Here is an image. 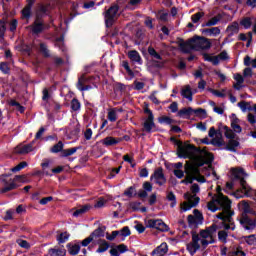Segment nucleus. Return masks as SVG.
Masks as SVG:
<instances>
[{
    "label": "nucleus",
    "instance_id": "1",
    "mask_svg": "<svg viewBox=\"0 0 256 256\" xmlns=\"http://www.w3.org/2000/svg\"><path fill=\"white\" fill-rule=\"evenodd\" d=\"M191 151L194 153L202 152L201 148L186 142L177 147L176 155L179 157V159H191Z\"/></svg>",
    "mask_w": 256,
    "mask_h": 256
},
{
    "label": "nucleus",
    "instance_id": "2",
    "mask_svg": "<svg viewBox=\"0 0 256 256\" xmlns=\"http://www.w3.org/2000/svg\"><path fill=\"white\" fill-rule=\"evenodd\" d=\"M191 115L205 119L207 117V110L203 108L193 109L192 107H184L177 113V117L181 119H190Z\"/></svg>",
    "mask_w": 256,
    "mask_h": 256
},
{
    "label": "nucleus",
    "instance_id": "3",
    "mask_svg": "<svg viewBox=\"0 0 256 256\" xmlns=\"http://www.w3.org/2000/svg\"><path fill=\"white\" fill-rule=\"evenodd\" d=\"M144 113L148 115L143 123V131L146 133H153V129H155V115H153V111L149 109V104L144 103Z\"/></svg>",
    "mask_w": 256,
    "mask_h": 256
},
{
    "label": "nucleus",
    "instance_id": "4",
    "mask_svg": "<svg viewBox=\"0 0 256 256\" xmlns=\"http://www.w3.org/2000/svg\"><path fill=\"white\" fill-rule=\"evenodd\" d=\"M242 229L244 231H255L256 229V214L237 217Z\"/></svg>",
    "mask_w": 256,
    "mask_h": 256
},
{
    "label": "nucleus",
    "instance_id": "5",
    "mask_svg": "<svg viewBox=\"0 0 256 256\" xmlns=\"http://www.w3.org/2000/svg\"><path fill=\"white\" fill-rule=\"evenodd\" d=\"M117 13H119V5L117 4H113L103 13L105 25L107 28L113 27V24L115 23V17H117Z\"/></svg>",
    "mask_w": 256,
    "mask_h": 256
},
{
    "label": "nucleus",
    "instance_id": "6",
    "mask_svg": "<svg viewBox=\"0 0 256 256\" xmlns=\"http://www.w3.org/2000/svg\"><path fill=\"white\" fill-rule=\"evenodd\" d=\"M192 39H194V51H208L213 45L209 38L203 36L194 35Z\"/></svg>",
    "mask_w": 256,
    "mask_h": 256
},
{
    "label": "nucleus",
    "instance_id": "7",
    "mask_svg": "<svg viewBox=\"0 0 256 256\" xmlns=\"http://www.w3.org/2000/svg\"><path fill=\"white\" fill-rule=\"evenodd\" d=\"M176 43L181 53H184L185 55H189L191 51H195V39L193 38H190L186 41L183 38H177Z\"/></svg>",
    "mask_w": 256,
    "mask_h": 256
},
{
    "label": "nucleus",
    "instance_id": "8",
    "mask_svg": "<svg viewBox=\"0 0 256 256\" xmlns=\"http://www.w3.org/2000/svg\"><path fill=\"white\" fill-rule=\"evenodd\" d=\"M145 225L147 229H157V231H161L162 233L169 231V226L161 219L145 220Z\"/></svg>",
    "mask_w": 256,
    "mask_h": 256
},
{
    "label": "nucleus",
    "instance_id": "9",
    "mask_svg": "<svg viewBox=\"0 0 256 256\" xmlns=\"http://www.w3.org/2000/svg\"><path fill=\"white\" fill-rule=\"evenodd\" d=\"M232 175L234 177V181H240V185H241L243 191H249V188L247 187V180H245L243 177H241V175H243L244 177H247V172H245V169L233 168Z\"/></svg>",
    "mask_w": 256,
    "mask_h": 256
},
{
    "label": "nucleus",
    "instance_id": "10",
    "mask_svg": "<svg viewBox=\"0 0 256 256\" xmlns=\"http://www.w3.org/2000/svg\"><path fill=\"white\" fill-rule=\"evenodd\" d=\"M26 179L27 176L25 175H16L14 179H10L9 184L5 185V187L1 189V193H9V191L17 189L19 185H17L15 181H20V183H27V181H25Z\"/></svg>",
    "mask_w": 256,
    "mask_h": 256
},
{
    "label": "nucleus",
    "instance_id": "11",
    "mask_svg": "<svg viewBox=\"0 0 256 256\" xmlns=\"http://www.w3.org/2000/svg\"><path fill=\"white\" fill-rule=\"evenodd\" d=\"M153 179H155V183L159 185V187H163V185L167 183V178L165 177V173H163L162 167L154 170V173L150 176V181H153Z\"/></svg>",
    "mask_w": 256,
    "mask_h": 256
},
{
    "label": "nucleus",
    "instance_id": "12",
    "mask_svg": "<svg viewBox=\"0 0 256 256\" xmlns=\"http://www.w3.org/2000/svg\"><path fill=\"white\" fill-rule=\"evenodd\" d=\"M184 199H187L188 202L184 203V207L182 208L183 211H190V209H193V207H197L199 205V201H201V198L197 196H191L189 193L184 194Z\"/></svg>",
    "mask_w": 256,
    "mask_h": 256
},
{
    "label": "nucleus",
    "instance_id": "13",
    "mask_svg": "<svg viewBox=\"0 0 256 256\" xmlns=\"http://www.w3.org/2000/svg\"><path fill=\"white\" fill-rule=\"evenodd\" d=\"M214 201L216 202V205H219L224 211L231 209V199L224 194H220V197H216Z\"/></svg>",
    "mask_w": 256,
    "mask_h": 256
},
{
    "label": "nucleus",
    "instance_id": "14",
    "mask_svg": "<svg viewBox=\"0 0 256 256\" xmlns=\"http://www.w3.org/2000/svg\"><path fill=\"white\" fill-rule=\"evenodd\" d=\"M207 159H203L202 157H198L195 160L194 166L196 167H203V165H211L213 163L215 157L212 153L206 152Z\"/></svg>",
    "mask_w": 256,
    "mask_h": 256
},
{
    "label": "nucleus",
    "instance_id": "15",
    "mask_svg": "<svg viewBox=\"0 0 256 256\" xmlns=\"http://www.w3.org/2000/svg\"><path fill=\"white\" fill-rule=\"evenodd\" d=\"M143 190H139L138 197L139 199H147L149 197V193L153 191V184L151 182L146 181L142 185Z\"/></svg>",
    "mask_w": 256,
    "mask_h": 256
},
{
    "label": "nucleus",
    "instance_id": "16",
    "mask_svg": "<svg viewBox=\"0 0 256 256\" xmlns=\"http://www.w3.org/2000/svg\"><path fill=\"white\" fill-rule=\"evenodd\" d=\"M42 170H36L33 172L34 177H41L43 175H46V177H53V174L50 173L47 168L49 167V162L41 163Z\"/></svg>",
    "mask_w": 256,
    "mask_h": 256
},
{
    "label": "nucleus",
    "instance_id": "17",
    "mask_svg": "<svg viewBox=\"0 0 256 256\" xmlns=\"http://www.w3.org/2000/svg\"><path fill=\"white\" fill-rule=\"evenodd\" d=\"M45 29V22L34 21L31 25V32L33 33V35H41V33H43Z\"/></svg>",
    "mask_w": 256,
    "mask_h": 256
},
{
    "label": "nucleus",
    "instance_id": "18",
    "mask_svg": "<svg viewBox=\"0 0 256 256\" xmlns=\"http://www.w3.org/2000/svg\"><path fill=\"white\" fill-rule=\"evenodd\" d=\"M87 81H89V79L85 75H82L78 79L77 89H79V91H90V89H93L92 85H85Z\"/></svg>",
    "mask_w": 256,
    "mask_h": 256
},
{
    "label": "nucleus",
    "instance_id": "19",
    "mask_svg": "<svg viewBox=\"0 0 256 256\" xmlns=\"http://www.w3.org/2000/svg\"><path fill=\"white\" fill-rule=\"evenodd\" d=\"M121 141H123V139L107 136L106 138L102 139L101 143L102 145H105V147H113V145H119Z\"/></svg>",
    "mask_w": 256,
    "mask_h": 256
},
{
    "label": "nucleus",
    "instance_id": "20",
    "mask_svg": "<svg viewBox=\"0 0 256 256\" xmlns=\"http://www.w3.org/2000/svg\"><path fill=\"white\" fill-rule=\"evenodd\" d=\"M169 251V247L167 246L166 242H163L157 248H155L152 252V256H163Z\"/></svg>",
    "mask_w": 256,
    "mask_h": 256
},
{
    "label": "nucleus",
    "instance_id": "21",
    "mask_svg": "<svg viewBox=\"0 0 256 256\" xmlns=\"http://www.w3.org/2000/svg\"><path fill=\"white\" fill-rule=\"evenodd\" d=\"M128 58L133 63H138V65H143V59L141 58V54H139L137 50H130L128 52Z\"/></svg>",
    "mask_w": 256,
    "mask_h": 256
},
{
    "label": "nucleus",
    "instance_id": "22",
    "mask_svg": "<svg viewBox=\"0 0 256 256\" xmlns=\"http://www.w3.org/2000/svg\"><path fill=\"white\" fill-rule=\"evenodd\" d=\"M202 35H208L209 37L221 35V29L219 27L205 28L201 30Z\"/></svg>",
    "mask_w": 256,
    "mask_h": 256
},
{
    "label": "nucleus",
    "instance_id": "23",
    "mask_svg": "<svg viewBox=\"0 0 256 256\" xmlns=\"http://www.w3.org/2000/svg\"><path fill=\"white\" fill-rule=\"evenodd\" d=\"M66 247L68 249L69 255H72V256L79 255V251H81V244L79 243L78 244L68 243Z\"/></svg>",
    "mask_w": 256,
    "mask_h": 256
},
{
    "label": "nucleus",
    "instance_id": "24",
    "mask_svg": "<svg viewBox=\"0 0 256 256\" xmlns=\"http://www.w3.org/2000/svg\"><path fill=\"white\" fill-rule=\"evenodd\" d=\"M226 32L228 33V37H233V35H237L239 33V23L237 21L228 25L226 28Z\"/></svg>",
    "mask_w": 256,
    "mask_h": 256
},
{
    "label": "nucleus",
    "instance_id": "25",
    "mask_svg": "<svg viewBox=\"0 0 256 256\" xmlns=\"http://www.w3.org/2000/svg\"><path fill=\"white\" fill-rule=\"evenodd\" d=\"M124 197H128L129 199H133V197H139V193H137V186L133 185L128 187L123 192Z\"/></svg>",
    "mask_w": 256,
    "mask_h": 256
},
{
    "label": "nucleus",
    "instance_id": "26",
    "mask_svg": "<svg viewBox=\"0 0 256 256\" xmlns=\"http://www.w3.org/2000/svg\"><path fill=\"white\" fill-rule=\"evenodd\" d=\"M98 249L96 250V253H105V251L109 250V247H111V244L107 242L105 239L98 240Z\"/></svg>",
    "mask_w": 256,
    "mask_h": 256
},
{
    "label": "nucleus",
    "instance_id": "27",
    "mask_svg": "<svg viewBox=\"0 0 256 256\" xmlns=\"http://www.w3.org/2000/svg\"><path fill=\"white\" fill-rule=\"evenodd\" d=\"M247 215H256L255 210L251 209V205L247 203L246 201H243V207L242 212L240 214V217L247 216Z\"/></svg>",
    "mask_w": 256,
    "mask_h": 256
},
{
    "label": "nucleus",
    "instance_id": "28",
    "mask_svg": "<svg viewBox=\"0 0 256 256\" xmlns=\"http://www.w3.org/2000/svg\"><path fill=\"white\" fill-rule=\"evenodd\" d=\"M240 143L239 141L235 140V138L230 139L225 146L226 151H231L232 153H235L237 151V147H239Z\"/></svg>",
    "mask_w": 256,
    "mask_h": 256
},
{
    "label": "nucleus",
    "instance_id": "29",
    "mask_svg": "<svg viewBox=\"0 0 256 256\" xmlns=\"http://www.w3.org/2000/svg\"><path fill=\"white\" fill-rule=\"evenodd\" d=\"M35 143V140H33L31 143L23 145L19 148L18 153L19 155H27V153H31L33 151V144Z\"/></svg>",
    "mask_w": 256,
    "mask_h": 256
},
{
    "label": "nucleus",
    "instance_id": "30",
    "mask_svg": "<svg viewBox=\"0 0 256 256\" xmlns=\"http://www.w3.org/2000/svg\"><path fill=\"white\" fill-rule=\"evenodd\" d=\"M37 11L38 13H42V15H49L51 13V3L39 4Z\"/></svg>",
    "mask_w": 256,
    "mask_h": 256
},
{
    "label": "nucleus",
    "instance_id": "31",
    "mask_svg": "<svg viewBox=\"0 0 256 256\" xmlns=\"http://www.w3.org/2000/svg\"><path fill=\"white\" fill-rule=\"evenodd\" d=\"M181 95L184 99H188V101H193V91L191 90V86L187 85L185 89L181 90Z\"/></svg>",
    "mask_w": 256,
    "mask_h": 256
},
{
    "label": "nucleus",
    "instance_id": "32",
    "mask_svg": "<svg viewBox=\"0 0 256 256\" xmlns=\"http://www.w3.org/2000/svg\"><path fill=\"white\" fill-rule=\"evenodd\" d=\"M89 209H91L90 205H84L73 212V217H81V215H85Z\"/></svg>",
    "mask_w": 256,
    "mask_h": 256
},
{
    "label": "nucleus",
    "instance_id": "33",
    "mask_svg": "<svg viewBox=\"0 0 256 256\" xmlns=\"http://www.w3.org/2000/svg\"><path fill=\"white\" fill-rule=\"evenodd\" d=\"M221 129H223V123H218V130H215V127H211L208 132V136L213 138L215 135H223L221 132Z\"/></svg>",
    "mask_w": 256,
    "mask_h": 256
},
{
    "label": "nucleus",
    "instance_id": "34",
    "mask_svg": "<svg viewBox=\"0 0 256 256\" xmlns=\"http://www.w3.org/2000/svg\"><path fill=\"white\" fill-rule=\"evenodd\" d=\"M192 242H190L193 247H195V249H201V244H199V241L201 240V238H199V234H197L196 231H192Z\"/></svg>",
    "mask_w": 256,
    "mask_h": 256
},
{
    "label": "nucleus",
    "instance_id": "35",
    "mask_svg": "<svg viewBox=\"0 0 256 256\" xmlns=\"http://www.w3.org/2000/svg\"><path fill=\"white\" fill-rule=\"evenodd\" d=\"M188 227H190V229H197V227H199V225H201V222H198L195 219V216L193 215H188Z\"/></svg>",
    "mask_w": 256,
    "mask_h": 256
},
{
    "label": "nucleus",
    "instance_id": "36",
    "mask_svg": "<svg viewBox=\"0 0 256 256\" xmlns=\"http://www.w3.org/2000/svg\"><path fill=\"white\" fill-rule=\"evenodd\" d=\"M63 147H65V144H63V141H59L52 148H50V153H60V155H62L64 150Z\"/></svg>",
    "mask_w": 256,
    "mask_h": 256
},
{
    "label": "nucleus",
    "instance_id": "37",
    "mask_svg": "<svg viewBox=\"0 0 256 256\" xmlns=\"http://www.w3.org/2000/svg\"><path fill=\"white\" fill-rule=\"evenodd\" d=\"M79 149H81V147H73L70 149H64L62 151V154H60V157H71V155H75V153H77V151H79Z\"/></svg>",
    "mask_w": 256,
    "mask_h": 256
},
{
    "label": "nucleus",
    "instance_id": "38",
    "mask_svg": "<svg viewBox=\"0 0 256 256\" xmlns=\"http://www.w3.org/2000/svg\"><path fill=\"white\" fill-rule=\"evenodd\" d=\"M231 128L235 133H241L243 131V128L239 125V118L235 117L231 120Z\"/></svg>",
    "mask_w": 256,
    "mask_h": 256
},
{
    "label": "nucleus",
    "instance_id": "39",
    "mask_svg": "<svg viewBox=\"0 0 256 256\" xmlns=\"http://www.w3.org/2000/svg\"><path fill=\"white\" fill-rule=\"evenodd\" d=\"M166 199L167 201H171L170 203L171 209L177 206V196H175V193H173V191L168 192Z\"/></svg>",
    "mask_w": 256,
    "mask_h": 256
},
{
    "label": "nucleus",
    "instance_id": "40",
    "mask_svg": "<svg viewBox=\"0 0 256 256\" xmlns=\"http://www.w3.org/2000/svg\"><path fill=\"white\" fill-rule=\"evenodd\" d=\"M203 57L205 61H209V63H212V65H219V56H210L209 54L204 53Z\"/></svg>",
    "mask_w": 256,
    "mask_h": 256
},
{
    "label": "nucleus",
    "instance_id": "41",
    "mask_svg": "<svg viewBox=\"0 0 256 256\" xmlns=\"http://www.w3.org/2000/svg\"><path fill=\"white\" fill-rule=\"evenodd\" d=\"M105 229L106 227H98L95 229L90 235L92 236V239H95V237H105Z\"/></svg>",
    "mask_w": 256,
    "mask_h": 256
},
{
    "label": "nucleus",
    "instance_id": "42",
    "mask_svg": "<svg viewBox=\"0 0 256 256\" xmlns=\"http://www.w3.org/2000/svg\"><path fill=\"white\" fill-rule=\"evenodd\" d=\"M39 47H40V53H42L43 57H45L46 59H49V57H51V51L49 50V48H47V44L40 43Z\"/></svg>",
    "mask_w": 256,
    "mask_h": 256
},
{
    "label": "nucleus",
    "instance_id": "43",
    "mask_svg": "<svg viewBox=\"0 0 256 256\" xmlns=\"http://www.w3.org/2000/svg\"><path fill=\"white\" fill-rule=\"evenodd\" d=\"M49 255L50 256H65V255H67V250L51 248V249H49Z\"/></svg>",
    "mask_w": 256,
    "mask_h": 256
},
{
    "label": "nucleus",
    "instance_id": "44",
    "mask_svg": "<svg viewBox=\"0 0 256 256\" xmlns=\"http://www.w3.org/2000/svg\"><path fill=\"white\" fill-rule=\"evenodd\" d=\"M186 173H190V175H201V170H199L198 166H195V164H193L186 167Z\"/></svg>",
    "mask_w": 256,
    "mask_h": 256
},
{
    "label": "nucleus",
    "instance_id": "45",
    "mask_svg": "<svg viewBox=\"0 0 256 256\" xmlns=\"http://www.w3.org/2000/svg\"><path fill=\"white\" fill-rule=\"evenodd\" d=\"M69 237H71V234L68 232H62L57 236V241L61 245L62 243H67V241H69Z\"/></svg>",
    "mask_w": 256,
    "mask_h": 256
},
{
    "label": "nucleus",
    "instance_id": "46",
    "mask_svg": "<svg viewBox=\"0 0 256 256\" xmlns=\"http://www.w3.org/2000/svg\"><path fill=\"white\" fill-rule=\"evenodd\" d=\"M240 25L244 27V29H251V25H253V21L251 17H244L240 21Z\"/></svg>",
    "mask_w": 256,
    "mask_h": 256
},
{
    "label": "nucleus",
    "instance_id": "47",
    "mask_svg": "<svg viewBox=\"0 0 256 256\" xmlns=\"http://www.w3.org/2000/svg\"><path fill=\"white\" fill-rule=\"evenodd\" d=\"M158 123H160L161 125H163V123H165V125H173V123L176 122L169 116H161L158 118Z\"/></svg>",
    "mask_w": 256,
    "mask_h": 256
},
{
    "label": "nucleus",
    "instance_id": "48",
    "mask_svg": "<svg viewBox=\"0 0 256 256\" xmlns=\"http://www.w3.org/2000/svg\"><path fill=\"white\" fill-rule=\"evenodd\" d=\"M222 129H224V135L226 137V139H235V133L233 132V130L231 128H229V126H223L222 124Z\"/></svg>",
    "mask_w": 256,
    "mask_h": 256
},
{
    "label": "nucleus",
    "instance_id": "49",
    "mask_svg": "<svg viewBox=\"0 0 256 256\" xmlns=\"http://www.w3.org/2000/svg\"><path fill=\"white\" fill-rule=\"evenodd\" d=\"M10 106L16 107V111H18L21 114L25 113V107L21 105V103L17 102L16 100H11Z\"/></svg>",
    "mask_w": 256,
    "mask_h": 256
},
{
    "label": "nucleus",
    "instance_id": "50",
    "mask_svg": "<svg viewBox=\"0 0 256 256\" xmlns=\"http://www.w3.org/2000/svg\"><path fill=\"white\" fill-rule=\"evenodd\" d=\"M221 19H223V15L217 14L212 19H210L206 25H209L210 27H215V25H217L219 21H221Z\"/></svg>",
    "mask_w": 256,
    "mask_h": 256
},
{
    "label": "nucleus",
    "instance_id": "51",
    "mask_svg": "<svg viewBox=\"0 0 256 256\" xmlns=\"http://www.w3.org/2000/svg\"><path fill=\"white\" fill-rule=\"evenodd\" d=\"M0 71L4 75H9V73H11V68L9 67V63L8 62H1L0 63Z\"/></svg>",
    "mask_w": 256,
    "mask_h": 256
},
{
    "label": "nucleus",
    "instance_id": "52",
    "mask_svg": "<svg viewBox=\"0 0 256 256\" xmlns=\"http://www.w3.org/2000/svg\"><path fill=\"white\" fill-rule=\"evenodd\" d=\"M28 165L29 164L27 163V161H22L15 167L11 168V171L12 173H19V171H21L22 169H25V167H27Z\"/></svg>",
    "mask_w": 256,
    "mask_h": 256
},
{
    "label": "nucleus",
    "instance_id": "53",
    "mask_svg": "<svg viewBox=\"0 0 256 256\" xmlns=\"http://www.w3.org/2000/svg\"><path fill=\"white\" fill-rule=\"evenodd\" d=\"M7 32V24L5 21L0 20V41L5 39V33Z\"/></svg>",
    "mask_w": 256,
    "mask_h": 256
},
{
    "label": "nucleus",
    "instance_id": "54",
    "mask_svg": "<svg viewBox=\"0 0 256 256\" xmlns=\"http://www.w3.org/2000/svg\"><path fill=\"white\" fill-rule=\"evenodd\" d=\"M122 67L128 73L129 77H135V72L131 70V67L129 66V62L127 60L122 61Z\"/></svg>",
    "mask_w": 256,
    "mask_h": 256
},
{
    "label": "nucleus",
    "instance_id": "55",
    "mask_svg": "<svg viewBox=\"0 0 256 256\" xmlns=\"http://www.w3.org/2000/svg\"><path fill=\"white\" fill-rule=\"evenodd\" d=\"M71 109L72 111H79L81 109V102H79V99L73 98L71 100Z\"/></svg>",
    "mask_w": 256,
    "mask_h": 256
},
{
    "label": "nucleus",
    "instance_id": "56",
    "mask_svg": "<svg viewBox=\"0 0 256 256\" xmlns=\"http://www.w3.org/2000/svg\"><path fill=\"white\" fill-rule=\"evenodd\" d=\"M229 237V234L225 230H221L218 232V239L222 243H227V238Z\"/></svg>",
    "mask_w": 256,
    "mask_h": 256
},
{
    "label": "nucleus",
    "instance_id": "57",
    "mask_svg": "<svg viewBox=\"0 0 256 256\" xmlns=\"http://www.w3.org/2000/svg\"><path fill=\"white\" fill-rule=\"evenodd\" d=\"M148 53H149V55H150L151 57H154V59H158L159 61H161V60L163 59V57H161V56L158 54L157 50H155V48H153V47H149V48H148Z\"/></svg>",
    "mask_w": 256,
    "mask_h": 256
},
{
    "label": "nucleus",
    "instance_id": "58",
    "mask_svg": "<svg viewBox=\"0 0 256 256\" xmlns=\"http://www.w3.org/2000/svg\"><path fill=\"white\" fill-rule=\"evenodd\" d=\"M193 217L201 224L203 225V213H201V211L194 209L193 210Z\"/></svg>",
    "mask_w": 256,
    "mask_h": 256
},
{
    "label": "nucleus",
    "instance_id": "59",
    "mask_svg": "<svg viewBox=\"0 0 256 256\" xmlns=\"http://www.w3.org/2000/svg\"><path fill=\"white\" fill-rule=\"evenodd\" d=\"M31 8L30 6H25L22 9V17H24V19H31Z\"/></svg>",
    "mask_w": 256,
    "mask_h": 256
},
{
    "label": "nucleus",
    "instance_id": "60",
    "mask_svg": "<svg viewBox=\"0 0 256 256\" xmlns=\"http://www.w3.org/2000/svg\"><path fill=\"white\" fill-rule=\"evenodd\" d=\"M205 13L204 12H197L191 16V20L193 23H199L201 21V17H204Z\"/></svg>",
    "mask_w": 256,
    "mask_h": 256
},
{
    "label": "nucleus",
    "instance_id": "61",
    "mask_svg": "<svg viewBox=\"0 0 256 256\" xmlns=\"http://www.w3.org/2000/svg\"><path fill=\"white\" fill-rule=\"evenodd\" d=\"M244 239L247 245H256V236L255 234H251L249 236H244Z\"/></svg>",
    "mask_w": 256,
    "mask_h": 256
},
{
    "label": "nucleus",
    "instance_id": "62",
    "mask_svg": "<svg viewBox=\"0 0 256 256\" xmlns=\"http://www.w3.org/2000/svg\"><path fill=\"white\" fill-rule=\"evenodd\" d=\"M217 229H219V226L217 224H212L211 226L206 227V230L208 231V235H210V237L217 233Z\"/></svg>",
    "mask_w": 256,
    "mask_h": 256
},
{
    "label": "nucleus",
    "instance_id": "63",
    "mask_svg": "<svg viewBox=\"0 0 256 256\" xmlns=\"http://www.w3.org/2000/svg\"><path fill=\"white\" fill-rule=\"evenodd\" d=\"M215 197L212 198V201L208 203V209L209 211H212V213H215V211L219 210V207H217L215 204H217V202L215 201Z\"/></svg>",
    "mask_w": 256,
    "mask_h": 256
},
{
    "label": "nucleus",
    "instance_id": "64",
    "mask_svg": "<svg viewBox=\"0 0 256 256\" xmlns=\"http://www.w3.org/2000/svg\"><path fill=\"white\" fill-rule=\"evenodd\" d=\"M211 145H214V147H223V145H225V141L221 138H214L211 140Z\"/></svg>",
    "mask_w": 256,
    "mask_h": 256
}]
</instances>
